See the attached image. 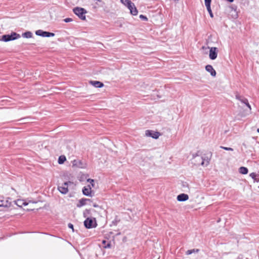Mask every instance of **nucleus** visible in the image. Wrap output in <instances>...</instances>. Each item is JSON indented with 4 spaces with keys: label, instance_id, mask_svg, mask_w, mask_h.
<instances>
[{
    "label": "nucleus",
    "instance_id": "9d476101",
    "mask_svg": "<svg viewBox=\"0 0 259 259\" xmlns=\"http://www.w3.org/2000/svg\"><path fill=\"white\" fill-rule=\"evenodd\" d=\"M146 136L148 137H151L154 139H158L160 135V133L157 132H154L151 130H147L145 132Z\"/></svg>",
    "mask_w": 259,
    "mask_h": 259
},
{
    "label": "nucleus",
    "instance_id": "6e6552de",
    "mask_svg": "<svg viewBox=\"0 0 259 259\" xmlns=\"http://www.w3.org/2000/svg\"><path fill=\"white\" fill-rule=\"evenodd\" d=\"M218 49L216 47H211L210 48L209 57L211 60H214L218 56Z\"/></svg>",
    "mask_w": 259,
    "mask_h": 259
},
{
    "label": "nucleus",
    "instance_id": "c85d7f7f",
    "mask_svg": "<svg viewBox=\"0 0 259 259\" xmlns=\"http://www.w3.org/2000/svg\"><path fill=\"white\" fill-rule=\"evenodd\" d=\"M68 226L69 228L72 229V231H74L73 225L72 224L69 223Z\"/></svg>",
    "mask_w": 259,
    "mask_h": 259
},
{
    "label": "nucleus",
    "instance_id": "aec40b11",
    "mask_svg": "<svg viewBox=\"0 0 259 259\" xmlns=\"http://www.w3.org/2000/svg\"><path fill=\"white\" fill-rule=\"evenodd\" d=\"M22 36L25 38H29L32 36V33L30 31H26L22 33Z\"/></svg>",
    "mask_w": 259,
    "mask_h": 259
},
{
    "label": "nucleus",
    "instance_id": "cd10ccee",
    "mask_svg": "<svg viewBox=\"0 0 259 259\" xmlns=\"http://www.w3.org/2000/svg\"><path fill=\"white\" fill-rule=\"evenodd\" d=\"M64 21L66 22V23H68V22H71L72 21V19L71 18H66L64 20Z\"/></svg>",
    "mask_w": 259,
    "mask_h": 259
},
{
    "label": "nucleus",
    "instance_id": "7c9ffc66",
    "mask_svg": "<svg viewBox=\"0 0 259 259\" xmlns=\"http://www.w3.org/2000/svg\"><path fill=\"white\" fill-rule=\"evenodd\" d=\"M232 10H234L235 12H236V9H237V6H234V5H232L230 7Z\"/></svg>",
    "mask_w": 259,
    "mask_h": 259
},
{
    "label": "nucleus",
    "instance_id": "e433bc0d",
    "mask_svg": "<svg viewBox=\"0 0 259 259\" xmlns=\"http://www.w3.org/2000/svg\"><path fill=\"white\" fill-rule=\"evenodd\" d=\"M227 1L230 3H232L234 1V0H227Z\"/></svg>",
    "mask_w": 259,
    "mask_h": 259
},
{
    "label": "nucleus",
    "instance_id": "58836bf2",
    "mask_svg": "<svg viewBox=\"0 0 259 259\" xmlns=\"http://www.w3.org/2000/svg\"><path fill=\"white\" fill-rule=\"evenodd\" d=\"M257 132L259 133V128L257 129Z\"/></svg>",
    "mask_w": 259,
    "mask_h": 259
},
{
    "label": "nucleus",
    "instance_id": "a878e982",
    "mask_svg": "<svg viewBox=\"0 0 259 259\" xmlns=\"http://www.w3.org/2000/svg\"><path fill=\"white\" fill-rule=\"evenodd\" d=\"M88 182H90L92 187H94V180L93 179H89Z\"/></svg>",
    "mask_w": 259,
    "mask_h": 259
},
{
    "label": "nucleus",
    "instance_id": "a211bd4d",
    "mask_svg": "<svg viewBox=\"0 0 259 259\" xmlns=\"http://www.w3.org/2000/svg\"><path fill=\"white\" fill-rule=\"evenodd\" d=\"M250 177L254 180V182H259V175L254 172L250 174Z\"/></svg>",
    "mask_w": 259,
    "mask_h": 259
},
{
    "label": "nucleus",
    "instance_id": "5701e85b",
    "mask_svg": "<svg viewBox=\"0 0 259 259\" xmlns=\"http://www.w3.org/2000/svg\"><path fill=\"white\" fill-rule=\"evenodd\" d=\"M206 9H207V11L208 12V13H209V14L210 15V16L211 18H212L213 17V14L212 13L210 7H209V8H208V7H207Z\"/></svg>",
    "mask_w": 259,
    "mask_h": 259
},
{
    "label": "nucleus",
    "instance_id": "2eb2a0df",
    "mask_svg": "<svg viewBox=\"0 0 259 259\" xmlns=\"http://www.w3.org/2000/svg\"><path fill=\"white\" fill-rule=\"evenodd\" d=\"M13 202L18 206L21 207L23 205H26L27 203L23 200L18 199L17 200L13 201Z\"/></svg>",
    "mask_w": 259,
    "mask_h": 259
},
{
    "label": "nucleus",
    "instance_id": "4c0bfd02",
    "mask_svg": "<svg viewBox=\"0 0 259 259\" xmlns=\"http://www.w3.org/2000/svg\"><path fill=\"white\" fill-rule=\"evenodd\" d=\"M183 186H188V184H186V185L184 184V185H183Z\"/></svg>",
    "mask_w": 259,
    "mask_h": 259
},
{
    "label": "nucleus",
    "instance_id": "20e7f679",
    "mask_svg": "<svg viewBox=\"0 0 259 259\" xmlns=\"http://www.w3.org/2000/svg\"><path fill=\"white\" fill-rule=\"evenodd\" d=\"M211 153H209L204 156L198 157L197 158L201 160L200 164L202 166H207L210 162L211 157Z\"/></svg>",
    "mask_w": 259,
    "mask_h": 259
},
{
    "label": "nucleus",
    "instance_id": "c9c22d12",
    "mask_svg": "<svg viewBox=\"0 0 259 259\" xmlns=\"http://www.w3.org/2000/svg\"><path fill=\"white\" fill-rule=\"evenodd\" d=\"M106 242H106V240H103V241H102V243H103V244H104L105 245H106Z\"/></svg>",
    "mask_w": 259,
    "mask_h": 259
},
{
    "label": "nucleus",
    "instance_id": "4be33fe9",
    "mask_svg": "<svg viewBox=\"0 0 259 259\" xmlns=\"http://www.w3.org/2000/svg\"><path fill=\"white\" fill-rule=\"evenodd\" d=\"M211 0H204L205 5L206 7H210Z\"/></svg>",
    "mask_w": 259,
    "mask_h": 259
},
{
    "label": "nucleus",
    "instance_id": "bb28decb",
    "mask_svg": "<svg viewBox=\"0 0 259 259\" xmlns=\"http://www.w3.org/2000/svg\"><path fill=\"white\" fill-rule=\"evenodd\" d=\"M140 18L143 20L147 21L148 20L147 17L143 15H141Z\"/></svg>",
    "mask_w": 259,
    "mask_h": 259
},
{
    "label": "nucleus",
    "instance_id": "ddd939ff",
    "mask_svg": "<svg viewBox=\"0 0 259 259\" xmlns=\"http://www.w3.org/2000/svg\"><path fill=\"white\" fill-rule=\"evenodd\" d=\"M205 69L207 72L210 73L211 76H215L216 75V72L211 65H206L205 66Z\"/></svg>",
    "mask_w": 259,
    "mask_h": 259
},
{
    "label": "nucleus",
    "instance_id": "39448f33",
    "mask_svg": "<svg viewBox=\"0 0 259 259\" xmlns=\"http://www.w3.org/2000/svg\"><path fill=\"white\" fill-rule=\"evenodd\" d=\"M84 225L85 227L88 229L95 228L97 226V223L95 219L88 218L84 221Z\"/></svg>",
    "mask_w": 259,
    "mask_h": 259
},
{
    "label": "nucleus",
    "instance_id": "f03ea898",
    "mask_svg": "<svg viewBox=\"0 0 259 259\" xmlns=\"http://www.w3.org/2000/svg\"><path fill=\"white\" fill-rule=\"evenodd\" d=\"M21 37L19 34L15 32H12L11 34H5L2 36L1 40L7 42L11 40H14L19 38Z\"/></svg>",
    "mask_w": 259,
    "mask_h": 259
},
{
    "label": "nucleus",
    "instance_id": "f8f14e48",
    "mask_svg": "<svg viewBox=\"0 0 259 259\" xmlns=\"http://www.w3.org/2000/svg\"><path fill=\"white\" fill-rule=\"evenodd\" d=\"M189 199V196L187 194L182 193L178 195L177 200L179 201H185Z\"/></svg>",
    "mask_w": 259,
    "mask_h": 259
},
{
    "label": "nucleus",
    "instance_id": "9b49d317",
    "mask_svg": "<svg viewBox=\"0 0 259 259\" xmlns=\"http://www.w3.org/2000/svg\"><path fill=\"white\" fill-rule=\"evenodd\" d=\"M82 193L83 195L87 196H92L91 195L92 190L91 188L90 185H88L87 187H84L82 188Z\"/></svg>",
    "mask_w": 259,
    "mask_h": 259
},
{
    "label": "nucleus",
    "instance_id": "1a4fd4ad",
    "mask_svg": "<svg viewBox=\"0 0 259 259\" xmlns=\"http://www.w3.org/2000/svg\"><path fill=\"white\" fill-rule=\"evenodd\" d=\"M10 198L0 200V207H10L12 205V202Z\"/></svg>",
    "mask_w": 259,
    "mask_h": 259
},
{
    "label": "nucleus",
    "instance_id": "dca6fc26",
    "mask_svg": "<svg viewBox=\"0 0 259 259\" xmlns=\"http://www.w3.org/2000/svg\"><path fill=\"white\" fill-rule=\"evenodd\" d=\"M90 83L96 88H102L104 84L99 81H91Z\"/></svg>",
    "mask_w": 259,
    "mask_h": 259
},
{
    "label": "nucleus",
    "instance_id": "72a5a7b5",
    "mask_svg": "<svg viewBox=\"0 0 259 259\" xmlns=\"http://www.w3.org/2000/svg\"><path fill=\"white\" fill-rule=\"evenodd\" d=\"M93 206L94 207H96V208L99 207V206L97 204H96V203H93Z\"/></svg>",
    "mask_w": 259,
    "mask_h": 259
},
{
    "label": "nucleus",
    "instance_id": "4468645a",
    "mask_svg": "<svg viewBox=\"0 0 259 259\" xmlns=\"http://www.w3.org/2000/svg\"><path fill=\"white\" fill-rule=\"evenodd\" d=\"M87 201L92 202H93L92 200L90 199L82 198L79 200V203L77 204V206L78 207H80L85 205L87 204Z\"/></svg>",
    "mask_w": 259,
    "mask_h": 259
},
{
    "label": "nucleus",
    "instance_id": "f257e3e1",
    "mask_svg": "<svg viewBox=\"0 0 259 259\" xmlns=\"http://www.w3.org/2000/svg\"><path fill=\"white\" fill-rule=\"evenodd\" d=\"M121 3L126 6L130 11L132 15L136 16L138 14V11L135 7V4L130 0H120Z\"/></svg>",
    "mask_w": 259,
    "mask_h": 259
},
{
    "label": "nucleus",
    "instance_id": "2f4dec72",
    "mask_svg": "<svg viewBox=\"0 0 259 259\" xmlns=\"http://www.w3.org/2000/svg\"><path fill=\"white\" fill-rule=\"evenodd\" d=\"M104 247L106 248H110L111 247V244L109 243H108L107 244V245H105L104 246Z\"/></svg>",
    "mask_w": 259,
    "mask_h": 259
},
{
    "label": "nucleus",
    "instance_id": "393cba45",
    "mask_svg": "<svg viewBox=\"0 0 259 259\" xmlns=\"http://www.w3.org/2000/svg\"><path fill=\"white\" fill-rule=\"evenodd\" d=\"M195 251V250L194 249H191V250H188L186 251V254H187V255L191 254V253H192L193 252H194Z\"/></svg>",
    "mask_w": 259,
    "mask_h": 259
},
{
    "label": "nucleus",
    "instance_id": "b1692460",
    "mask_svg": "<svg viewBox=\"0 0 259 259\" xmlns=\"http://www.w3.org/2000/svg\"><path fill=\"white\" fill-rule=\"evenodd\" d=\"M220 147H221V148L225 150L232 151H233V149L232 148L226 147H224V146H221Z\"/></svg>",
    "mask_w": 259,
    "mask_h": 259
},
{
    "label": "nucleus",
    "instance_id": "f3484780",
    "mask_svg": "<svg viewBox=\"0 0 259 259\" xmlns=\"http://www.w3.org/2000/svg\"><path fill=\"white\" fill-rule=\"evenodd\" d=\"M239 101L240 102H241L242 103L245 104L247 106V107L250 110H251V106L249 105L247 99H246L245 98H244L243 97H242L241 99Z\"/></svg>",
    "mask_w": 259,
    "mask_h": 259
},
{
    "label": "nucleus",
    "instance_id": "ea45409f",
    "mask_svg": "<svg viewBox=\"0 0 259 259\" xmlns=\"http://www.w3.org/2000/svg\"><path fill=\"white\" fill-rule=\"evenodd\" d=\"M196 252H198V249H197V250H196Z\"/></svg>",
    "mask_w": 259,
    "mask_h": 259
},
{
    "label": "nucleus",
    "instance_id": "7ed1b4c3",
    "mask_svg": "<svg viewBox=\"0 0 259 259\" xmlns=\"http://www.w3.org/2000/svg\"><path fill=\"white\" fill-rule=\"evenodd\" d=\"M73 11L74 14L78 16L80 19L85 20V14L87 13V11L84 9L76 7L73 9Z\"/></svg>",
    "mask_w": 259,
    "mask_h": 259
},
{
    "label": "nucleus",
    "instance_id": "473e14b6",
    "mask_svg": "<svg viewBox=\"0 0 259 259\" xmlns=\"http://www.w3.org/2000/svg\"><path fill=\"white\" fill-rule=\"evenodd\" d=\"M199 157L198 156H197L196 157H194L195 159H196L195 161H198V162H199V163H198V164H200L201 163V160H200L199 159L197 158V157Z\"/></svg>",
    "mask_w": 259,
    "mask_h": 259
},
{
    "label": "nucleus",
    "instance_id": "6ab92c4d",
    "mask_svg": "<svg viewBox=\"0 0 259 259\" xmlns=\"http://www.w3.org/2000/svg\"><path fill=\"white\" fill-rule=\"evenodd\" d=\"M248 169L246 167H244V166H241L239 169V172L241 174H243V175L247 174L248 173Z\"/></svg>",
    "mask_w": 259,
    "mask_h": 259
},
{
    "label": "nucleus",
    "instance_id": "423d86ee",
    "mask_svg": "<svg viewBox=\"0 0 259 259\" xmlns=\"http://www.w3.org/2000/svg\"><path fill=\"white\" fill-rule=\"evenodd\" d=\"M70 182H66L63 184L62 186H59L58 187V190L60 193L63 194H66L68 192V184L70 183Z\"/></svg>",
    "mask_w": 259,
    "mask_h": 259
},
{
    "label": "nucleus",
    "instance_id": "0eeeda50",
    "mask_svg": "<svg viewBox=\"0 0 259 259\" xmlns=\"http://www.w3.org/2000/svg\"><path fill=\"white\" fill-rule=\"evenodd\" d=\"M35 34L37 35L41 36L42 37H52L54 36L55 35V34L54 33L47 32V31H44L41 30H38L36 31Z\"/></svg>",
    "mask_w": 259,
    "mask_h": 259
},
{
    "label": "nucleus",
    "instance_id": "f704fd0d",
    "mask_svg": "<svg viewBox=\"0 0 259 259\" xmlns=\"http://www.w3.org/2000/svg\"><path fill=\"white\" fill-rule=\"evenodd\" d=\"M77 162H78V161H77V160H74L73 161V165H77Z\"/></svg>",
    "mask_w": 259,
    "mask_h": 259
},
{
    "label": "nucleus",
    "instance_id": "412c9836",
    "mask_svg": "<svg viewBox=\"0 0 259 259\" xmlns=\"http://www.w3.org/2000/svg\"><path fill=\"white\" fill-rule=\"evenodd\" d=\"M66 160V159L65 156H60L58 159V163L59 164H63Z\"/></svg>",
    "mask_w": 259,
    "mask_h": 259
},
{
    "label": "nucleus",
    "instance_id": "c756f323",
    "mask_svg": "<svg viewBox=\"0 0 259 259\" xmlns=\"http://www.w3.org/2000/svg\"><path fill=\"white\" fill-rule=\"evenodd\" d=\"M242 97V96H240V95H238V94L236 95V99H237V100H239V101L241 99V97Z\"/></svg>",
    "mask_w": 259,
    "mask_h": 259
}]
</instances>
